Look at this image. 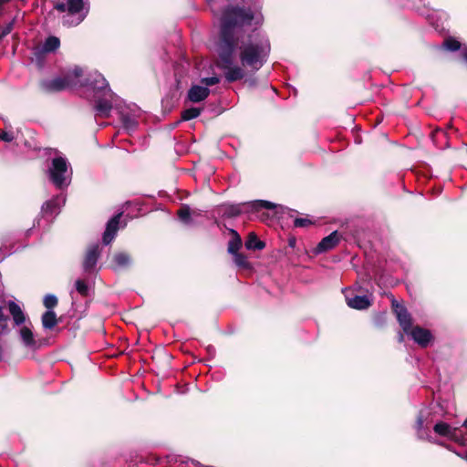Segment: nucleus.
<instances>
[{
    "mask_svg": "<svg viewBox=\"0 0 467 467\" xmlns=\"http://www.w3.org/2000/svg\"><path fill=\"white\" fill-rule=\"evenodd\" d=\"M47 174L50 182L58 189L67 188L71 182L72 170L67 160L62 155L52 159Z\"/></svg>",
    "mask_w": 467,
    "mask_h": 467,
    "instance_id": "obj_5",
    "label": "nucleus"
},
{
    "mask_svg": "<svg viewBox=\"0 0 467 467\" xmlns=\"http://www.w3.org/2000/svg\"><path fill=\"white\" fill-rule=\"evenodd\" d=\"M347 305L353 309L364 310L371 306V300L367 296H350L349 291L345 292Z\"/></svg>",
    "mask_w": 467,
    "mask_h": 467,
    "instance_id": "obj_12",
    "label": "nucleus"
},
{
    "mask_svg": "<svg viewBox=\"0 0 467 467\" xmlns=\"http://www.w3.org/2000/svg\"><path fill=\"white\" fill-rule=\"evenodd\" d=\"M462 59L467 63V48L462 51Z\"/></svg>",
    "mask_w": 467,
    "mask_h": 467,
    "instance_id": "obj_36",
    "label": "nucleus"
},
{
    "mask_svg": "<svg viewBox=\"0 0 467 467\" xmlns=\"http://www.w3.org/2000/svg\"><path fill=\"white\" fill-rule=\"evenodd\" d=\"M441 47L445 51L455 52L461 49L462 43L453 36H447L442 42Z\"/></svg>",
    "mask_w": 467,
    "mask_h": 467,
    "instance_id": "obj_21",
    "label": "nucleus"
},
{
    "mask_svg": "<svg viewBox=\"0 0 467 467\" xmlns=\"http://www.w3.org/2000/svg\"><path fill=\"white\" fill-rule=\"evenodd\" d=\"M439 433L440 436H449L451 433V426L446 422L440 421Z\"/></svg>",
    "mask_w": 467,
    "mask_h": 467,
    "instance_id": "obj_30",
    "label": "nucleus"
},
{
    "mask_svg": "<svg viewBox=\"0 0 467 467\" xmlns=\"http://www.w3.org/2000/svg\"><path fill=\"white\" fill-rule=\"evenodd\" d=\"M132 265V257L127 252H117L111 259V268L115 271L122 270Z\"/></svg>",
    "mask_w": 467,
    "mask_h": 467,
    "instance_id": "obj_14",
    "label": "nucleus"
},
{
    "mask_svg": "<svg viewBox=\"0 0 467 467\" xmlns=\"http://www.w3.org/2000/svg\"><path fill=\"white\" fill-rule=\"evenodd\" d=\"M75 287H76V290L78 291V293H79L81 296H87L88 293V284L81 280V279H78L76 282H75Z\"/></svg>",
    "mask_w": 467,
    "mask_h": 467,
    "instance_id": "obj_28",
    "label": "nucleus"
},
{
    "mask_svg": "<svg viewBox=\"0 0 467 467\" xmlns=\"http://www.w3.org/2000/svg\"><path fill=\"white\" fill-rule=\"evenodd\" d=\"M16 332L18 338L25 348L30 351H35L40 347V343L33 332V326L30 321L17 327Z\"/></svg>",
    "mask_w": 467,
    "mask_h": 467,
    "instance_id": "obj_8",
    "label": "nucleus"
},
{
    "mask_svg": "<svg viewBox=\"0 0 467 467\" xmlns=\"http://www.w3.org/2000/svg\"><path fill=\"white\" fill-rule=\"evenodd\" d=\"M57 324V315L53 310H47L42 316V325L46 329H52Z\"/></svg>",
    "mask_w": 467,
    "mask_h": 467,
    "instance_id": "obj_20",
    "label": "nucleus"
},
{
    "mask_svg": "<svg viewBox=\"0 0 467 467\" xmlns=\"http://www.w3.org/2000/svg\"><path fill=\"white\" fill-rule=\"evenodd\" d=\"M416 429L420 439L437 443L438 420H436L435 408H425L420 411Z\"/></svg>",
    "mask_w": 467,
    "mask_h": 467,
    "instance_id": "obj_4",
    "label": "nucleus"
},
{
    "mask_svg": "<svg viewBox=\"0 0 467 467\" xmlns=\"http://www.w3.org/2000/svg\"><path fill=\"white\" fill-rule=\"evenodd\" d=\"M464 459H465V461L467 462V452H466V454H465V456H464Z\"/></svg>",
    "mask_w": 467,
    "mask_h": 467,
    "instance_id": "obj_38",
    "label": "nucleus"
},
{
    "mask_svg": "<svg viewBox=\"0 0 467 467\" xmlns=\"http://www.w3.org/2000/svg\"><path fill=\"white\" fill-rule=\"evenodd\" d=\"M245 246L249 250H262L265 248V244L260 241L254 234H250L245 242Z\"/></svg>",
    "mask_w": 467,
    "mask_h": 467,
    "instance_id": "obj_22",
    "label": "nucleus"
},
{
    "mask_svg": "<svg viewBox=\"0 0 467 467\" xmlns=\"http://www.w3.org/2000/svg\"><path fill=\"white\" fill-rule=\"evenodd\" d=\"M231 232L234 234V237L229 242L228 252L234 255L239 254L238 250L242 244V241L236 231L231 230Z\"/></svg>",
    "mask_w": 467,
    "mask_h": 467,
    "instance_id": "obj_24",
    "label": "nucleus"
},
{
    "mask_svg": "<svg viewBox=\"0 0 467 467\" xmlns=\"http://www.w3.org/2000/svg\"><path fill=\"white\" fill-rule=\"evenodd\" d=\"M312 224V222L307 218H296L294 221L295 227H306Z\"/></svg>",
    "mask_w": 467,
    "mask_h": 467,
    "instance_id": "obj_32",
    "label": "nucleus"
},
{
    "mask_svg": "<svg viewBox=\"0 0 467 467\" xmlns=\"http://www.w3.org/2000/svg\"><path fill=\"white\" fill-rule=\"evenodd\" d=\"M43 303L48 310H52L57 305V298L55 295L48 294L44 297Z\"/></svg>",
    "mask_w": 467,
    "mask_h": 467,
    "instance_id": "obj_27",
    "label": "nucleus"
},
{
    "mask_svg": "<svg viewBox=\"0 0 467 467\" xmlns=\"http://www.w3.org/2000/svg\"><path fill=\"white\" fill-rule=\"evenodd\" d=\"M393 312L397 320L405 334H409L412 327V318L407 308L400 303L392 301Z\"/></svg>",
    "mask_w": 467,
    "mask_h": 467,
    "instance_id": "obj_9",
    "label": "nucleus"
},
{
    "mask_svg": "<svg viewBox=\"0 0 467 467\" xmlns=\"http://www.w3.org/2000/svg\"><path fill=\"white\" fill-rule=\"evenodd\" d=\"M73 87H84L88 92L92 93L97 116L102 118L110 116L111 108L116 98L106 78L98 71H90L85 74L81 67H75L63 78H55L41 82V88L49 92L60 91ZM115 105H119L117 101Z\"/></svg>",
    "mask_w": 467,
    "mask_h": 467,
    "instance_id": "obj_2",
    "label": "nucleus"
},
{
    "mask_svg": "<svg viewBox=\"0 0 467 467\" xmlns=\"http://www.w3.org/2000/svg\"><path fill=\"white\" fill-rule=\"evenodd\" d=\"M234 264L243 269H249L251 267L250 263L247 260V257L243 254H236L234 255Z\"/></svg>",
    "mask_w": 467,
    "mask_h": 467,
    "instance_id": "obj_26",
    "label": "nucleus"
},
{
    "mask_svg": "<svg viewBox=\"0 0 467 467\" xmlns=\"http://www.w3.org/2000/svg\"><path fill=\"white\" fill-rule=\"evenodd\" d=\"M408 335L410 336L414 342H416L421 348L428 347L429 344L433 339V337L430 330L422 328L418 326L412 327Z\"/></svg>",
    "mask_w": 467,
    "mask_h": 467,
    "instance_id": "obj_11",
    "label": "nucleus"
},
{
    "mask_svg": "<svg viewBox=\"0 0 467 467\" xmlns=\"http://www.w3.org/2000/svg\"><path fill=\"white\" fill-rule=\"evenodd\" d=\"M64 202L65 200L62 197H56L50 201L46 202L42 206V210L44 213L49 214L57 213L60 203Z\"/></svg>",
    "mask_w": 467,
    "mask_h": 467,
    "instance_id": "obj_19",
    "label": "nucleus"
},
{
    "mask_svg": "<svg viewBox=\"0 0 467 467\" xmlns=\"http://www.w3.org/2000/svg\"><path fill=\"white\" fill-rule=\"evenodd\" d=\"M339 235L337 231L332 232L324 237L315 249L317 254L325 253L336 247L339 242Z\"/></svg>",
    "mask_w": 467,
    "mask_h": 467,
    "instance_id": "obj_15",
    "label": "nucleus"
},
{
    "mask_svg": "<svg viewBox=\"0 0 467 467\" xmlns=\"http://www.w3.org/2000/svg\"><path fill=\"white\" fill-rule=\"evenodd\" d=\"M208 5L211 7V10L214 15H217L220 12V8L216 5L217 0H206Z\"/></svg>",
    "mask_w": 467,
    "mask_h": 467,
    "instance_id": "obj_33",
    "label": "nucleus"
},
{
    "mask_svg": "<svg viewBox=\"0 0 467 467\" xmlns=\"http://www.w3.org/2000/svg\"><path fill=\"white\" fill-rule=\"evenodd\" d=\"M99 255L100 248L99 244H94L88 247L83 261V268L86 272H91L94 270Z\"/></svg>",
    "mask_w": 467,
    "mask_h": 467,
    "instance_id": "obj_10",
    "label": "nucleus"
},
{
    "mask_svg": "<svg viewBox=\"0 0 467 467\" xmlns=\"http://www.w3.org/2000/svg\"><path fill=\"white\" fill-rule=\"evenodd\" d=\"M201 114V109L198 108H190L182 112V119L184 121L193 119Z\"/></svg>",
    "mask_w": 467,
    "mask_h": 467,
    "instance_id": "obj_25",
    "label": "nucleus"
},
{
    "mask_svg": "<svg viewBox=\"0 0 467 467\" xmlns=\"http://www.w3.org/2000/svg\"><path fill=\"white\" fill-rule=\"evenodd\" d=\"M177 214L182 223L192 225L194 223L193 218L201 216L202 211L197 209L192 210L189 205L183 204L178 210Z\"/></svg>",
    "mask_w": 467,
    "mask_h": 467,
    "instance_id": "obj_16",
    "label": "nucleus"
},
{
    "mask_svg": "<svg viewBox=\"0 0 467 467\" xmlns=\"http://www.w3.org/2000/svg\"><path fill=\"white\" fill-rule=\"evenodd\" d=\"M210 94V89L200 85H192L188 90L187 97L190 101L198 103L204 100Z\"/></svg>",
    "mask_w": 467,
    "mask_h": 467,
    "instance_id": "obj_18",
    "label": "nucleus"
},
{
    "mask_svg": "<svg viewBox=\"0 0 467 467\" xmlns=\"http://www.w3.org/2000/svg\"><path fill=\"white\" fill-rule=\"evenodd\" d=\"M221 31L217 47L219 67L228 82L243 79L245 69L254 73L267 61L271 45L265 34L254 31L244 40L246 26H259V12L229 4L221 15Z\"/></svg>",
    "mask_w": 467,
    "mask_h": 467,
    "instance_id": "obj_1",
    "label": "nucleus"
},
{
    "mask_svg": "<svg viewBox=\"0 0 467 467\" xmlns=\"http://www.w3.org/2000/svg\"><path fill=\"white\" fill-rule=\"evenodd\" d=\"M121 213H119L112 217L107 223L106 230L103 234V244L108 245L109 244L116 236L117 231L119 229V223L120 219Z\"/></svg>",
    "mask_w": 467,
    "mask_h": 467,
    "instance_id": "obj_17",
    "label": "nucleus"
},
{
    "mask_svg": "<svg viewBox=\"0 0 467 467\" xmlns=\"http://www.w3.org/2000/svg\"><path fill=\"white\" fill-rule=\"evenodd\" d=\"M276 204L269 201L255 200L240 203H223L217 207V213L223 218H235L244 213H254L262 209L272 210Z\"/></svg>",
    "mask_w": 467,
    "mask_h": 467,
    "instance_id": "obj_3",
    "label": "nucleus"
},
{
    "mask_svg": "<svg viewBox=\"0 0 467 467\" xmlns=\"http://www.w3.org/2000/svg\"><path fill=\"white\" fill-rule=\"evenodd\" d=\"M7 306L15 327H20L26 324L27 321H30L21 306L16 302L8 301Z\"/></svg>",
    "mask_w": 467,
    "mask_h": 467,
    "instance_id": "obj_13",
    "label": "nucleus"
},
{
    "mask_svg": "<svg viewBox=\"0 0 467 467\" xmlns=\"http://www.w3.org/2000/svg\"><path fill=\"white\" fill-rule=\"evenodd\" d=\"M113 94L116 98L114 102L117 101L119 105H115V103H113L111 109H116L119 110L123 129L127 132H132L136 130L139 124L138 119L140 116V110L138 108H122V100L115 93Z\"/></svg>",
    "mask_w": 467,
    "mask_h": 467,
    "instance_id": "obj_7",
    "label": "nucleus"
},
{
    "mask_svg": "<svg viewBox=\"0 0 467 467\" xmlns=\"http://www.w3.org/2000/svg\"><path fill=\"white\" fill-rule=\"evenodd\" d=\"M220 82V78L218 77H209V78H203L201 79V83L203 85V87H211L213 85H216Z\"/></svg>",
    "mask_w": 467,
    "mask_h": 467,
    "instance_id": "obj_29",
    "label": "nucleus"
},
{
    "mask_svg": "<svg viewBox=\"0 0 467 467\" xmlns=\"http://www.w3.org/2000/svg\"><path fill=\"white\" fill-rule=\"evenodd\" d=\"M86 5L85 0H62L56 4L55 7L58 11L67 12L63 18L65 25L77 26L83 21L88 14V7Z\"/></svg>",
    "mask_w": 467,
    "mask_h": 467,
    "instance_id": "obj_6",
    "label": "nucleus"
},
{
    "mask_svg": "<svg viewBox=\"0 0 467 467\" xmlns=\"http://www.w3.org/2000/svg\"><path fill=\"white\" fill-rule=\"evenodd\" d=\"M60 41L57 36H49L43 44L42 49L45 52H53L59 47Z\"/></svg>",
    "mask_w": 467,
    "mask_h": 467,
    "instance_id": "obj_23",
    "label": "nucleus"
},
{
    "mask_svg": "<svg viewBox=\"0 0 467 467\" xmlns=\"http://www.w3.org/2000/svg\"><path fill=\"white\" fill-rule=\"evenodd\" d=\"M15 139V135L12 131H5L0 130V140L5 142H11Z\"/></svg>",
    "mask_w": 467,
    "mask_h": 467,
    "instance_id": "obj_31",
    "label": "nucleus"
},
{
    "mask_svg": "<svg viewBox=\"0 0 467 467\" xmlns=\"http://www.w3.org/2000/svg\"><path fill=\"white\" fill-rule=\"evenodd\" d=\"M10 0H0V15L2 14L3 12V9H4V5H5L6 3H8Z\"/></svg>",
    "mask_w": 467,
    "mask_h": 467,
    "instance_id": "obj_34",
    "label": "nucleus"
},
{
    "mask_svg": "<svg viewBox=\"0 0 467 467\" xmlns=\"http://www.w3.org/2000/svg\"><path fill=\"white\" fill-rule=\"evenodd\" d=\"M463 427H465L467 429V419L463 422Z\"/></svg>",
    "mask_w": 467,
    "mask_h": 467,
    "instance_id": "obj_37",
    "label": "nucleus"
},
{
    "mask_svg": "<svg viewBox=\"0 0 467 467\" xmlns=\"http://www.w3.org/2000/svg\"><path fill=\"white\" fill-rule=\"evenodd\" d=\"M398 341H399L400 343H401V342H403V341H404V334H403V333L400 332V333L398 334Z\"/></svg>",
    "mask_w": 467,
    "mask_h": 467,
    "instance_id": "obj_35",
    "label": "nucleus"
}]
</instances>
